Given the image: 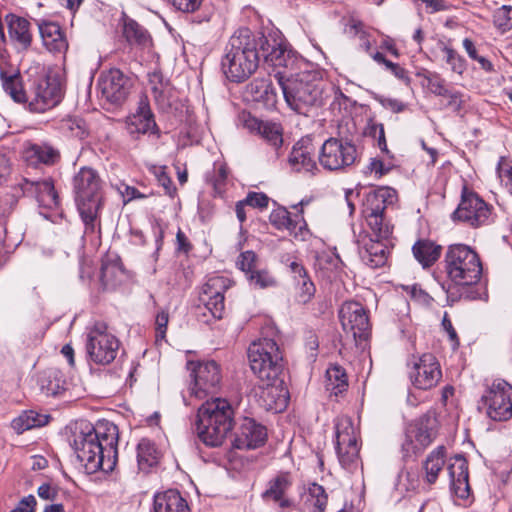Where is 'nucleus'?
Segmentation results:
<instances>
[{
    "instance_id": "1",
    "label": "nucleus",
    "mask_w": 512,
    "mask_h": 512,
    "mask_svg": "<svg viewBox=\"0 0 512 512\" xmlns=\"http://www.w3.org/2000/svg\"><path fill=\"white\" fill-rule=\"evenodd\" d=\"M260 55L276 68L293 70L295 55L276 39L255 35L249 29H239L230 38L221 66L226 77L235 83L247 80L258 68Z\"/></svg>"
},
{
    "instance_id": "2",
    "label": "nucleus",
    "mask_w": 512,
    "mask_h": 512,
    "mask_svg": "<svg viewBox=\"0 0 512 512\" xmlns=\"http://www.w3.org/2000/svg\"><path fill=\"white\" fill-rule=\"evenodd\" d=\"M66 428L67 440L86 474L114 470L119 440L118 427L114 423L104 420L94 426L88 420L80 419L70 422Z\"/></svg>"
},
{
    "instance_id": "3",
    "label": "nucleus",
    "mask_w": 512,
    "mask_h": 512,
    "mask_svg": "<svg viewBox=\"0 0 512 512\" xmlns=\"http://www.w3.org/2000/svg\"><path fill=\"white\" fill-rule=\"evenodd\" d=\"M196 433L208 447H220L234 426V409L224 398L205 401L197 411Z\"/></svg>"
},
{
    "instance_id": "4",
    "label": "nucleus",
    "mask_w": 512,
    "mask_h": 512,
    "mask_svg": "<svg viewBox=\"0 0 512 512\" xmlns=\"http://www.w3.org/2000/svg\"><path fill=\"white\" fill-rule=\"evenodd\" d=\"M275 78L291 109L302 113L308 107L323 104L324 83L319 72L301 71L295 75H288L285 71H277Z\"/></svg>"
},
{
    "instance_id": "5",
    "label": "nucleus",
    "mask_w": 512,
    "mask_h": 512,
    "mask_svg": "<svg viewBox=\"0 0 512 512\" xmlns=\"http://www.w3.org/2000/svg\"><path fill=\"white\" fill-rule=\"evenodd\" d=\"M75 203L86 231L93 232L102 207L101 180L92 168L82 167L73 178Z\"/></svg>"
},
{
    "instance_id": "6",
    "label": "nucleus",
    "mask_w": 512,
    "mask_h": 512,
    "mask_svg": "<svg viewBox=\"0 0 512 512\" xmlns=\"http://www.w3.org/2000/svg\"><path fill=\"white\" fill-rule=\"evenodd\" d=\"M444 269L447 277L456 285L471 286L478 283L482 275L479 255L470 246L452 244L444 256Z\"/></svg>"
},
{
    "instance_id": "7",
    "label": "nucleus",
    "mask_w": 512,
    "mask_h": 512,
    "mask_svg": "<svg viewBox=\"0 0 512 512\" xmlns=\"http://www.w3.org/2000/svg\"><path fill=\"white\" fill-rule=\"evenodd\" d=\"M248 359L253 373L267 385L273 384L283 370V357L275 340L259 339L248 348Z\"/></svg>"
},
{
    "instance_id": "8",
    "label": "nucleus",
    "mask_w": 512,
    "mask_h": 512,
    "mask_svg": "<svg viewBox=\"0 0 512 512\" xmlns=\"http://www.w3.org/2000/svg\"><path fill=\"white\" fill-rule=\"evenodd\" d=\"M439 421L435 410L430 409L410 422L401 444L403 458L408 460L422 453L437 437Z\"/></svg>"
},
{
    "instance_id": "9",
    "label": "nucleus",
    "mask_w": 512,
    "mask_h": 512,
    "mask_svg": "<svg viewBox=\"0 0 512 512\" xmlns=\"http://www.w3.org/2000/svg\"><path fill=\"white\" fill-rule=\"evenodd\" d=\"M119 339L104 321H96L87 334L86 349L90 359L99 365L112 363L120 349Z\"/></svg>"
},
{
    "instance_id": "10",
    "label": "nucleus",
    "mask_w": 512,
    "mask_h": 512,
    "mask_svg": "<svg viewBox=\"0 0 512 512\" xmlns=\"http://www.w3.org/2000/svg\"><path fill=\"white\" fill-rule=\"evenodd\" d=\"M479 410L484 411L493 421H507L512 417V385L503 379H496L484 391L479 403Z\"/></svg>"
},
{
    "instance_id": "11",
    "label": "nucleus",
    "mask_w": 512,
    "mask_h": 512,
    "mask_svg": "<svg viewBox=\"0 0 512 512\" xmlns=\"http://www.w3.org/2000/svg\"><path fill=\"white\" fill-rule=\"evenodd\" d=\"M452 219L472 228H478L493 222V207L476 192L470 191L464 186L460 203L452 213Z\"/></svg>"
},
{
    "instance_id": "12",
    "label": "nucleus",
    "mask_w": 512,
    "mask_h": 512,
    "mask_svg": "<svg viewBox=\"0 0 512 512\" xmlns=\"http://www.w3.org/2000/svg\"><path fill=\"white\" fill-rule=\"evenodd\" d=\"M357 157V148L352 142L331 137L322 144L318 159L324 169L337 171L353 165Z\"/></svg>"
},
{
    "instance_id": "13",
    "label": "nucleus",
    "mask_w": 512,
    "mask_h": 512,
    "mask_svg": "<svg viewBox=\"0 0 512 512\" xmlns=\"http://www.w3.org/2000/svg\"><path fill=\"white\" fill-rule=\"evenodd\" d=\"M336 452L340 464L350 469L358 460L359 446L352 419L340 416L335 422Z\"/></svg>"
},
{
    "instance_id": "14",
    "label": "nucleus",
    "mask_w": 512,
    "mask_h": 512,
    "mask_svg": "<svg viewBox=\"0 0 512 512\" xmlns=\"http://www.w3.org/2000/svg\"><path fill=\"white\" fill-rule=\"evenodd\" d=\"M187 368L191 371L193 377L191 391L196 397L203 398L219 390L222 375L220 365L217 362L213 360L206 362L189 361Z\"/></svg>"
},
{
    "instance_id": "15",
    "label": "nucleus",
    "mask_w": 512,
    "mask_h": 512,
    "mask_svg": "<svg viewBox=\"0 0 512 512\" xmlns=\"http://www.w3.org/2000/svg\"><path fill=\"white\" fill-rule=\"evenodd\" d=\"M339 319L343 330L346 333H351L356 343L366 340L370 335L371 324L368 311L361 303L344 302L339 310Z\"/></svg>"
},
{
    "instance_id": "16",
    "label": "nucleus",
    "mask_w": 512,
    "mask_h": 512,
    "mask_svg": "<svg viewBox=\"0 0 512 512\" xmlns=\"http://www.w3.org/2000/svg\"><path fill=\"white\" fill-rule=\"evenodd\" d=\"M33 94L29 103L33 111L44 112L59 104L62 98L61 75L50 69L46 78L37 85Z\"/></svg>"
},
{
    "instance_id": "17",
    "label": "nucleus",
    "mask_w": 512,
    "mask_h": 512,
    "mask_svg": "<svg viewBox=\"0 0 512 512\" xmlns=\"http://www.w3.org/2000/svg\"><path fill=\"white\" fill-rule=\"evenodd\" d=\"M414 361L409 372L413 386L421 390L435 387L442 378V371L437 358L431 353H424Z\"/></svg>"
},
{
    "instance_id": "18",
    "label": "nucleus",
    "mask_w": 512,
    "mask_h": 512,
    "mask_svg": "<svg viewBox=\"0 0 512 512\" xmlns=\"http://www.w3.org/2000/svg\"><path fill=\"white\" fill-rule=\"evenodd\" d=\"M228 282V279L223 276H213L203 285L199 301L214 319H222L224 315V293L229 287Z\"/></svg>"
},
{
    "instance_id": "19",
    "label": "nucleus",
    "mask_w": 512,
    "mask_h": 512,
    "mask_svg": "<svg viewBox=\"0 0 512 512\" xmlns=\"http://www.w3.org/2000/svg\"><path fill=\"white\" fill-rule=\"evenodd\" d=\"M101 95L111 104L123 103L130 93V80L119 69H110L98 79Z\"/></svg>"
},
{
    "instance_id": "20",
    "label": "nucleus",
    "mask_w": 512,
    "mask_h": 512,
    "mask_svg": "<svg viewBox=\"0 0 512 512\" xmlns=\"http://www.w3.org/2000/svg\"><path fill=\"white\" fill-rule=\"evenodd\" d=\"M316 149L312 139L303 137L293 146L288 156L290 169L296 173L315 175L319 170L315 160Z\"/></svg>"
},
{
    "instance_id": "21",
    "label": "nucleus",
    "mask_w": 512,
    "mask_h": 512,
    "mask_svg": "<svg viewBox=\"0 0 512 512\" xmlns=\"http://www.w3.org/2000/svg\"><path fill=\"white\" fill-rule=\"evenodd\" d=\"M243 126L254 135L260 136L268 145L279 150L283 144V127L279 122L262 120L250 113L242 114Z\"/></svg>"
},
{
    "instance_id": "22",
    "label": "nucleus",
    "mask_w": 512,
    "mask_h": 512,
    "mask_svg": "<svg viewBox=\"0 0 512 512\" xmlns=\"http://www.w3.org/2000/svg\"><path fill=\"white\" fill-rule=\"evenodd\" d=\"M126 130L132 139H138L139 135L146 133L160 137V130L146 96L140 98L137 111L127 118Z\"/></svg>"
},
{
    "instance_id": "23",
    "label": "nucleus",
    "mask_w": 512,
    "mask_h": 512,
    "mask_svg": "<svg viewBox=\"0 0 512 512\" xmlns=\"http://www.w3.org/2000/svg\"><path fill=\"white\" fill-rule=\"evenodd\" d=\"M266 439V428L254 419L245 417L236 431L233 446L237 449H255L264 445Z\"/></svg>"
},
{
    "instance_id": "24",
    "label": "nucleus",
    "mask_w": 512,
    "mask_h": 512,
    "mask_svg": "<svg viewBox=\"0 0 512 512\" xmlns=\"http://www.w3.org/2000/svg\"><path fill=\"white\" fill-rule=\"evenodd\" d=\"M396 200V191L389 187H380L365 194L362 202V215L369 217L384 214L388 205Z\"/></svg>"
},
{
    "instance_id": "25",
    "label": "nucleus",
    "mask_w": 512,
    "mask_h": 512,
    "mask_svg": "<svg viewBox=\"0 0 512 512\" xmlns=\"http://www.w3.org/2000/svg\"><path fill=\"white\" fill-rule=\"evenodd\" d=\"M451 489L456 497L466 500L470 496L468 462L461 455H456L448 465Z\"/></svg>"
},
{
    "instance_id": "26",
    "label": "nucleus",
    "mask_w": 512,
    "mask_h": 512,
    "mask_svg": "<svg viewBox=\"0 0 512 512\" xmlns=\"http://www.w3.org/2000/svg\"><path fill=\"white\" fill-rule=\"evenodd\" d=\"M293 484V477L290 472H279L268 483V488L263 493V498L271 499L278 503L282 509L290 508L293 503L286 497V492Z\"/></svg>"
},
{
    "instance_id": "27",
    "label": "nucleus",
    "mask_w": 512,
    "mask_h": 512,
    "mask_svg": "<svg viewBox=\"0 0 512 512\" xmlns=\"http://www.w3.org/2000/svg\"><path fill=\"white\" fill-rule=\"evenodd\" d=\"M388 239L370 237L367 241L363 239V246L360 249L362 261L369 267L375 269L386 264L389 248L385 243Z\"/></svg>"
},
{
    "instance_id": "28",
    "label": "nucleus",
    "mask_w": 512,
    "mask_h": 512,
    "mask_svg": "<svg viewBox=\"0 0 512 512\" xmlns=\"http://www.w3.org/2000/svg\"><path fill=\"white\" fill-rule=\"evenodd\" d=\"M247 99L262 103L267 108L275 107L277 93L269 78H255L245 88Z\"/></svg>"
},
{
    "instance_id": "29",
    "label": "nucleus",
    "mask_w": 512,
    "mask_h": 512,
    "mask_svg": "<svg viewBox=\"0 0 512 512\" xmlns=\"http://www.w3.org/2000/svg\"><path fill=\"white\" fill-rule=\"evenodd\" d=\"M447 449L440 445L433 449L422 462L421 476L423 482L429 487L438 480L446 464Z\"/></svg>"
},
{
    "instance_id": "30",
    "label": "nucleus",
    "mask_w": 512,
    "mask_h": 512,
    "mask_svg": "<svg viewBox=\"0 0 512 512\" xmlns=\"http://www.w3.org/2000/svg\"><path fill=\"white\" fill-rule=\"evenodd\" d=\"M154 512H191L188 501L176 489L158 492L153 498Z\"/></svg>"
},
{
    "instance_id": "31",
    "label": "nucleus",
    "mask_w": 512,
    "mask_h": 512,
    "mask_svg": "<svg viewBox=\"0 0 512 512\" xmlns=\"http://www.w3.org/2000/svg\"><path fill=\"white\" fill-rule=\"evenodd\" d=\"M39 31L44 47L52 54H60L64 49V32L57 22L43 21Z\"/></svg>"
},
{
    "instance_id": "32",
    "label": "nucleus",
    "mask_w": 512,
    "mask_h": 512,
    "mask_svg": "<svg viewBox=\"0 0 512 512\" xmlns=\"http://www.w3.org/2000/svg\"><path fill=\"white\" fill-rule=\"evenodd\" d=\"M412 253L423 268H429L440 258L442 246L430 239H419L412 246Z\"/></svg>"
},
{
    "instance_id": "33",
    "label": "nucleus",
    "mask_w": 512,
    "mask_h": 512,
    "mask_svg": "<svg viewBox=\"0 0 512 512\" xmlns=\"http://www.w3.org/2000/svg\"><path fill=\"white\" fill-rule=\"evenodd\" d=\"M5 20L11 39L20 44L24 49H27L32 42L30 22L14 14L6 15Z\"/></svg>"
},
{
    "instance_id": "34",
    "label": "nucleus",
    "mask_w": 512,
    "mask_h": 512,
    "mask_svg": "<svg viewBox=\"0 0 512 512\" xmlns=\"http://www.w3.org/2000/svg\"><path fill=\"white\" fill-rule=\"evenodd\" d=\"M123 35L130 45L141 49L152 47V37L143 26L131 18H126L123 25Z\"/></svg>"
},
{
    "instance_id": "35",
    "label": "nucleus",
    "mask_w": 512,
    "mask_h": 512,
    "mask_svg": "<svg viewBox=\"0 0 512 512\" xmlns=\"http://www.w3.org/2000/svg\"><path fill=\"white\" fill-rule=\"evenodd\" d=\"M160 460V452L156 445L149 439L143 438L137 445L138 467L144 473H148L157 466Z\"/></svg>"
},
{
    "instance_id": "36",
    "label": "nucleus",
    "mask_w": 512,
    "mask_h": 512,
    "mask_svg": "<svg viewBox=\"0 0 512 512\" xmlns=\"http://www.w3.org/2000/svg\"><path fill=\"white\" fill-rule=\"evenodd\" d=\"M269 221L278 230H287L294 233L297 228L301 229V223L304 222V219L301 213L292 217L286 208L278 207L270 213Z\"/></svg>"
},
{
    "instance_id": "37",
    "label": "nucleus",
    "mask_w": 512,
    "mask_h": 512,
    "mask_svg": "<svg viewBox=\"0 0 512 512\" xmlns=\"http://www.w3.org/2000/svg\"><path fill=\"white\" fill-rule=\"evenodd\" d=\"M124 269L119 259L106 258L102 261L100 280L105 289L118 286L123 279Z\"/></svg>"
},
{
    "instance_id": "38",
    "label": "nucleus",
    "mask_w": 512,
    "mask_h": 512,
    "mask_svg": "<svg viewBox=\"0 0 512 512\" xmlns=\"http://www.w3.org/2000/svg\"><path fill=\"white\" fill-rule=\"evenodd\" d=\"M49 418L48 415L39 414L33 410L24 411L12 420L11 427L17 434H22L32 428L46 425L49 422Z\"/></svg>"
},
{
    "instance_id": "39",
    "label": "nucleus",
    "mask_w": 512,
    "mask_h": 512,
    "mask_svg": "<svg viewBox=\"0 0 512 512\" xmlns=\"http://www.w3.org/2000/svg\"><path fill=\"white\" fill-rule=\"evenodd\" d=\"M60 154L48 145H31L25 151V158L32 164H53L59 159Z\"/></svg>"
},
{
    "instance_id": "40",
    "label": "nucleus",
    "mask_w": 512,
    "mask_h": 512,
    "mask_svg": "<svg viewBox=\"0 0 512 512\" xmlns=\"http://www.w3.org/2000/svg\"><path fill=\"white\" fill-rule=\"evenodd\" d=\"M0 78L3 89L15 102L21 103L27 101L26 94L22 87L21 77L18 73L8 75L5 71H1Z\"/></svg>"
},
{
    "instance_id": "41",
    "label": "nucleus",
    "mask_w": 512,
    "mask_h": 512,
    "mask_svg": "<svg viewBox=\"0 0 512 512\" xmlns=\"http://www.w3.org/2000/svg\"><path fill=\"white\" fill-rule=\"evenodd\" d=\"M37 201L40 206L50 210L59 206V197L51 182L37 183Z\"/></svg>"
},
{
    "instance_id": "42",
    "label": "nucleus",
    "mask_w": 512,
    "mask_h": 512,
    "mask_svg": "<svg viewBox=\"0 0 512 512\" xmlns=\"http://www.w3.org/2000/svg\"><path fill=\"white\" fill-rule=\"evenodd\" d=\"M372 235L379 239H389L393 232V226L386 220L385 214L365 217Z\"/></svg>"
},
{
    "instance_id": "43",
    "label": "nucleus",
    "mask_w": 512,
    "mask_h": 512,
    "mask_svg": "<svg viewBox=\"0 0 512 512\" xmlns=\"http://www.w3.org/2000/svg\"><path fill=\"white\" fill-rule=\"evenodd\" d=\"M151 90L155 102L160 107H165L169 104L168 101V84L164 83L163 76L160 72H153L149 76Z\"/></svg>"
},
{
    "instance_id": "44",
    "label": "nucleus",
    "mask_w": 512,
    "mask_h": 512,
    "mask_svg": "<svg viewBox=\"0 0 512 512\" xmlns=\"http://www.w3.org/2000/svg\"><path fill=\"white\" fill-rule=\"evenodd\" d=\"M307 492V501L313 507V512H325L328 503V494L324 487L314 482L309 484Z\"/></svg>"
},
{
    "instance_id": "45",
    "label": "nucleus",
    "mask_w": 512,
    "mask_h": 512,
    "mask_svg": "<svg viewBox=\"0 0 512 512\" xmlns=\"http://www.w3.org/2000/svg\"><path fill=\"white\" fill-rule=\"evenodd\" d=\"M347 33L359 41V46L366 53H370L372 48L371 35L364 28V24L360 21L352 20L347 26Z\"/></svg>"
},
{
    "instance_id": "46",
    "label": "nucleus",
    "mask_w": 512,
    "mask_h": 512,
    "mask_svg": "<svg viewBox=\"0 0 512 512\" xmlns=\"http://www.w3.org/2000/svg\"><path fill=\"white\" fill-rule=\"evenodd\" d=\"M417 76L426 81V86L433 94L444 96L448 93L449 89L445 86V80L439 74L424 70L417 73Z\"/></svg>"
},
{
    "instance_id": "47",
    "label": "nucleus",
    "mask_w": 512,
    "mask_h": 512,
    "mask_svg": "<svg viewBox=\"0 0 512 512\" xmlns=\"http://www.w3.org/2000/svg\"><path fill=\"white\" fill-rule=\"evenodd\" d=\"M326 376L328 380V386H331V389L334 391V394L337 395L341 393L347 387V376L340 366L330 367L326 371Z\"/></svg>"
},
{
    "instance_id": "48",
    "label": "nucleus",
    "mask_w": 512,
    "mask_h": 512,
    "mask_svg": "<svg viewBox=\"0 0 512 512\" xmlns=\"http://www.w3.org/2000/svg\"><path fill=\"white\" fill-rule=\"evenodd\" d=\"M441 51L444 53V60L454 73L463 74L466 70L465 59L452 47L443 45Z\"/></svg>"
},
{
    "instance_id": "49",
    "label": "nucleus",
    "mask_w": 512,
    "mask_h": 512,
    "mask_svg": "<svg viewBox=\"0 0 512 512\" xmlns=\"http://www.w3.org/2000/svg\"><path fill=\"white\" fill-rule=\"evenodd\" d=\"M149 172L155 176L158 184L164 188L167 195L170 197L175 196L177 189L167 174L166 166L151 165L149 167Z\"/></svg>"
},
{
    "instance_id": "50",
    "label": "nucleus",
    "mask_w": 512,
    "mask_h": 512,
    "mask_svg": "<svg viewBox=\"0 0 512 512\" xmlns=\"http://www.w3.org/2000/svg\"><path fill=\"white\" fill-rule=\"evenodd\" d=\"M296 288V300L298 303L307 304L314 297L316 287L310 277L298 279L295 283Z\"/></svg>"
},
{
    "instance_id": "51",
    "label": "nucleus",
    "mask_w": 512,
    "mask_h": 512,
    "mask_svg": "<svg viewBox=\"0 0 512 512\" xmlns=\"http://www.w3.org/2000/svg\"><path fill=\"white\" fill-rule=\"evenodd\" d=\"M69 136L83 140L88 136V127L86 122L80 117H69L66 118V137Z\"/></svg>"
},
{
    "instance_id": "52",
    "label": "nucleus",
    "mask_w": 512,
    "mask_h": 512,
    "mask_svg": "<svg viewBox=\"0 0 512 512\" xmlns=\"http://www.w3.org/2000/svg\"><path fill=\"white\" fill-rule=\"evenodd\" d=\"M364 134L375 139L377 141V146L382 152L387 154L389 153L385 137L384 125L382 123L369 121L365 128Z\"/></svg>"
},
{
    "instance_id": "53",
    "label": "nucleus",
    "mask_w": 512,
    "mask_h": 512,
    "mask_svg": "<svg viewBox=\"0 0 512 512\" xmlns=\"http://www.w3.org/2000/svg\"><path fill=\"white\" fill-rule=\"evenodd\" d=\"M512 6L503 5L497 9L493 15V22L497 28L503 32L512 28Z\"/></svg>"
},
{
    "instance_id": "54",
    "label": "nucleus",
    "mask_w": 512,
    "mask_h": 512,
    "mask_svg": "<svg viewBox=\"0 0 512 512\" xmlns=\"http://www.w3.org/2000/svg\"><path fill=\"white\" fill-rule=\"evenodd\" d=\"M249 281L259 288H268L276 285V280L266 270H255L247 277Z\"/></svg>"
},
{
    "instance_id": "55",
    "label": "nucleus",
    "mask_w": 512,
    "mask_h": 512,
    "mask_svg": "<svg viewBox=\"0 0 512 512\" xmlns=\"http://www.w3.org/2000/svg\"><path fill=\"white\" fill-rule=\"evenodd\" d=\"M6 237V209L0 205V266L7 261L8 246L5 242Z\"/></svg>"
},
{
    "instance_id": "56",
    "label": "nucleus",
    "mask_w": 512,
    "mask_h": 512,
    "mask_svg": "<svg viewBox=\"0 0 512 512\" xmlns=\"http://www.w3.org/2000/svg\"><path fill=\"white\" fill-rule=\"evenodd\" d=\"M256 254L253 251L242 252L237 260V267L244 271L247 277L255 271Z\"/></svg>"
},
{
    "instance_id": "57",
    "label": "nucleus",
    "mask_w": 512,
    "mask_h": 512,
    "mask_svg": "<svg viewBox=\"0 0 512 512\" xmlns=\"http://www.w3.org/2000/svg\"><path fill=\"white\" fill-rule=\"evenodd\" d=\"M244 200L248 206L259 209L267 208L269 204V197L263 192L250 191Z\"/></svg>"
},
{
    "instance_id": "58",
    "label": "nucleus",
    "mask_w": 512,
    "mask_h": 512,
    "mask_svg": "<svg viewBox=\"0 0 512 512\" xmlns=\"http://www.w3.org/2000/svg\"><path fill=\"white\" fill-rule=\"evenodd\" d=\"M118 191L122 195L124 203L137 199H145L148 197L147 194L141 193L137 188L129 186L125 183H121L118 186Z\"/></svg>"
},
{
    "instance_id": "59",
    "label": "nucleus",
    "mask_w": 512,
    "mask_h": 512,
    "mask_svg": "<svg viewBox=\"0 0 512 512\" xmlns=\"http://www.w3.org/2000/svg\"><path fill=\"white\" fill-rule=\"evenodd\" d=\"M203 0H167L175 9L184 13H193L201 5Z\"/></svg>"
},
{
    "instance_id": "60",
    "label": "nucleus",
    "mask_w": 512,
    "mask_h": 512,
    "mask_svg": "<svg viewBox=\"0 0 512 512\" xmlns=\"http://www.w3.org/2000/svg\"><path fill=\"white\" fill-rule=\"evenodd\" d=\"M376 100L381 104L383 108L388 109L393 113H401L407 107L405 103L395 98L379 96L376 98Z\"/></svg>"
},
{
    "instance_id": "61",
    "label": "nucleus",
    "mask_w": 512,
    "mask_h": 512,
    "mask_svg": "<svg viewBox=\"0 0 512 512\" xmlns=\"http://www.w3.org/2000/svg\"><path fill=\"white\" fill-rule=\"evenodd\" d=\"M169 321V315L166 311H161L157 314L155 320L156 326V339H164L166 336L167 326Z\"/></svg>"
},
{
    "instance_id": "62",
    "label": "nucleus",
    "mask_w": 512,
    "mask_h": 512,
    "mask_svg": "<svg viewBox=\"0 0 512 512\" xmlns=\"http://www.w3.org/2000/svg\"><path fill=\"white\" fill-rule=\"evenodd\" d=\"M443 97H448L449 101L447 106L452 108L453 111L459 112L463 105V94L459 91L448 90V93Z\"/></svg>"
},
{
    "instance_id": "63",
    "label": "nucleus",
    "mask_w": 512,
    "mask_h": 512,
    "mask_svg": "<svg viewBox=\"0 0 512 512\" xmlns=\"http://www.w3.org/2000/svg\"><path fill=\"white\" fill-rule=\"evenodd\" d=\"M290 272L293 274V278L295 283L298 279H305L308 278V272L306 268L303 266V264L299 261L293 260L288 264Z\"/></svg>"
},
{
    "instance_id": "64",
    "label": "nucleus",
    "mask_w": 512,
    "mask_h": 512,
    "mask_svg": "<svg viewBox=\"0 0 512 512\" xmlns=\"http://www.w3.org/2000/svg\"><path fill=\"white\" fill-rule=\"evenodd\" d=\"M36 506V499L33 495H29L24 497L18 506L13 509L11 512H33Z\"/></svg>"
}]
</instances>
